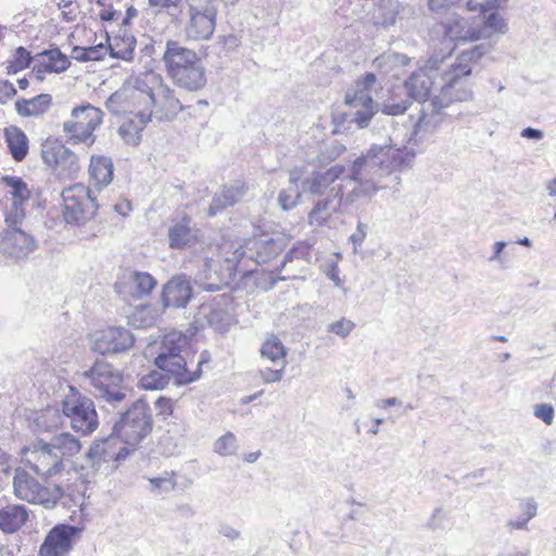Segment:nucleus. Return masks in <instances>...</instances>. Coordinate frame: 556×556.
Returning a JSON list of instances; mask_svg holds the SVG:
<instances>
[{
	"mask_svg": "<svg viewBox=\"0 0 556 556\" xmlns=\"http://www.w3.org/2000/svg\"><path fill=\"white\" fill-rule=\"evenodd\" d=\"M415 156V151L407 147L372 144L354 160L343 178L353 182V188L344 192L342 184L331 187L327 197L318 200L309 212V224L320 226L332 214H343L354 202L370 200L379 190L400 185L401 178L396 173L410 167Z\"/></svg>",
	"mask_w": 556,
	"mask_h": 556,
	"instance_id": "1",
	"label": "nucleus"
},
{
	"mask_svg": "<svg viewBox=\"0 0 556 556\" xmlns=\"http://www.w3.org/2000/svg\"><path fill=\"white\" fill-rule=\"evenodd\" d=\"M157 85L159 76L154 73L132 77L108 98L105 106L114 115L134 114L142 123H149L153 115Z\"/></svg>",
	"mask_w": 556,
	"mask_h": 556,
	"instance_id": "2",
	"label": "nucleus"
},
{
	"mask_svg": "<svg viewBox=\"0 0 556 556\" xmlns=\"http://www.w3.org/2000/svg\"><path fill=\"white\" fill-rule=\"evenodd\" d=\"M81 444L68 432L53 435L49 442L34 441L23 450L26 464L38 476L53 477L65 470V462L79 453Z\"/></svg>",
	"mask_w": 556,
	"mask_h": 556,
	"instance_id": "3",
	"label": "nucleus"
},
{
	"mask_svg": "<svg viewBox=\"0 0 556 556\" xmlns=\"http://www.w3.org/2000/svg\"><path fill=\"white\" fill-rule=\"evenodd\" d=\"M189 345V339L180 331L173 330L163 336L156 345L154 365L161 370L170 372L176 386H186L197 381L201 377V366L206 362L204 353L200 355L197 369L191 371L187 368V361L182 352Z\"/></svg>",
	"mask_w": 556,
	"mask_h": 556,
	"instance_id": "4",
	"label": "nucleus"
},
{
	"mask_svg": "<svg viewBox=\"0 0 556 556\" xmlns=\"http://www.w3.org/2000/svg\"><path fill=\"white\" fill-rule=\"evenodd\" d=\"M168 76L174 84L189 91H198L206 85L205 68L198 54L178 41L168 40L163 53Z\"/></svg>",
	"mask_w": 556,
	"mask_h": 556,
	"instance_id": "5",
	"label": "nucleus"
},
{
	"mask_svg": "<svg viewBox=\"0 0 556 556\" xmlns=\"http://www.w3.org/2000/svg\"><path fill=\"white\" fill-rule=\"evenodd\" d=\"M472 98V91L465 86L459 79H448V81L441 88L439 96L424 104L421 116L418 117L414 126V141L420 132H433L446 117H453V113L448 112L453 102L468 101Z\"/></svg>",
	"mask_w": 556,
	"mask_h": 556,
	"instance_id": "6",
	"label": "nucleus"
},
{
	"mask_svg": "<svg viewBox=\"0 0 556 556\" xmlns=\"http://www.w3.org/2000/svg\"><path fill=\"white\" fill-rule=\"evenodd\" d=\"M81 376L94 389L93 394L104 410H114L126 401L122 372L104 358H97Z\"/></svg>",
	"mask_w": 556,
	"mask_h": 556,
	"instance_id": "7",
	"label": "nucleus"
},
{
	"mask_svg": "<svg viewBox=\"0 0 556 556\" xmlns=\"http://www.w3.org/2000/svg\"><path fill=\"white\" fill-rule=\"evenodd\" d=\"M117 415L112 431L135 452L153 429L152 410L146 401L137 400Z\"/></svg>",
	"mask_w": 556,
	"mask_h": 556,
	"instance_id": "8",
	"label": "nucleus"
},
{
	"mask_svg": "<svg viewBox=\"0 0 556 556\" xmlns=\"http://www.w3.org/2000/svg\"><path fill=\"white\" fill-rule=\"evenodd\" d=\"M433 81L425 72L413 73L402 86L392 90L391 97L382 104L381 114L394 116L403 114L409 106L410 100H415L421 104L428 103Z\"/></svg>",
	"mask_w": 556,
	"mask_h": 556,
	"instance_id": "9",
	"label": "nucleus"
},
{
	"mask_svg": "<svg viewBox=\"0 0 556 556\" xmlns=\"http://www.w3.org/2000/svg\"><path fill=\"white\" fill-rule=\"evenodd\" d=\"M134 451L113 432L96 440L85 455L84 468L105 476L114 472Z\"/></svg>",
	"mask_w": 556,
	"mask_h": 556,
	"instance_id": "10",
	"label": "nucleus"
},
{
	"mask_svg": "<svg viewBox=\"0 0 556 556\" xmlns=\"http://www.w3.org/2000/svg\"><path fill=\"white\" fill-rule=\"evenodd\" d=\"M226 256L205 257L194 275V282L204 291L215 292L227 287L236 277L239 264L232 251Z\"/></svg>",
	"mask_w": 556,
	"mask_h": 556,
	"instance_id": "11",
	"label": "nucleus"
},
{
	"mask_svg": "<svg viewBox=\"0 0 556 556\" xmlns=\"http://www.w3.org/2000/svg\"><path fill=\"white\" fill-rule=\"evenodd\" d=\"M377 78L374 73H366L361 79L356 80L355 84L349 88L344 96V103L353 109L352 122H354L358 128L367 127L374 119L379 122L383 116L378 111H375V102L371 97V89Z\"/></svg>",
	"mask_w": 556,
	"mask_h": 556,
	"instance_id": "12",
	"label": "nucleus"
},
{
	"mask_svg": "<svg viewBox=\"0 0 556 556\" xmlns=\"http://www.w3.org/2000/svg\"><path fill=\"white\" fill-rule=\"evenodd\" d=\"M104 113L90 103L72 110L71 119L63 123V131L73 143L93 144L94 130L102 124Z\"/></svg>",
	"mask_w": 556,
	"mask_h": 556,
	"instance_id": "13",
	"label": "nucleus"
},
{
	"mask_svg": "<svg viewBox=\"0 0 556 556\" xmlns=\"http://www.w3.org/2000/svg\"><path fill=\"white\" fill-rule=\"evenodd\" d=\"M63 218L66 224L85 225L91 220L97 212L96 200L91 197L89 188L83 184H75L62 191Z\"/></svg>",
	"mask_w": 556,
	"mask_h": 556,
	"instance_id": "14",
	"label": "nucleus"
},
{
	"mask_svg": "<svg viewBox=\"0 0 556 556\" xmlns=\"http://www.w3.org/2000/svg\"><path fill=\"white\" fill-rule=\"evenodd\" d=\"M62 412L70 419L72 428L84 435L92 433L99 426L93 401L74 388L62 401Z\"/></svg>",
	"mask_w": 556,
	"mask_h": 556,
	"instance_id": "15",
	"label": "nucleus"
},
{
	"mask_svg": "<svg viewBox=\"0 0 556 556\" xmlns=\"http://www.w3.org/2000/svg\"><path fill=\"white\" fill-rule=\"evenodd\" d=\"M13 489L20 500L42 504L47 508L53 507L64 495L60 485L43 486L23 468L15 469Z\"/></svg>",
	"mask_w": 556,
	"mask_h": 556,
	"instance_id": "16",
	"label": "nucleus"
},
{
	"mask_svg": "<svg viewBox=\"0 0 556 556\" xmlns=\"http://www.w3.org/2000/svg\"><path fill=\"white\" fill-rule=\"evenodd\" d=\"M286 245L287 242L283 237L262 236L247 240L243 245L232 251V255L237 256L239 265L245 258L262 265L279 255Z\"/></svg>",
	"mask_w": 556,
	"mask_h": 556,
	"instance_id": "17",
	"label": "nucleus"
},
{
	"mask_svg": "<svg viewBox=\"0 0 556 556\" xmlns=\"http://www.w3.org/2000/svg\"><path fill=\"white\" fill-rule=\"evenodd\" d=\"M135 336L128 328L112 326L94 334L92 351L105 354H119L129 351L135 344Z\"/></svg>",
	"mask_w": 556,
	"mask_h": 556,
	"instance_id": "18",
	"label": "nucleus"
},
{
	"mask_svg": "<svg viewBox=\"0 0 556 556\" xmlns=\"http://www.w3.org/2000/svg\"><path fill=\"white\" fill-rule=\"evenodd\" d=\"M217 8L215 1H210L203 8L190 5L189 21L186 25V35L192 40H207L216 27Z\"/></svg>",
	"mask_w": 556,
	"mask_h": 556,
	"instance_id": "19",
	"label": "nucleus"
},
{
	"mask_svg": "<svg viewBox=\"0 0 556 556\" xmlns=\"http://www.w3.org/2000/svg\"><path fill=\"white\" fill-rule=\"evenodd\" d=\"M41 157L46 165L60 175L72 177L79 170L76 154L67 147L59 142H47L41 150Z\"/></svg>",
	"mask_w": 556,
	"mask_h": 556,
	"instance_id": "20",
	"label": "nucleus"
},
{
	"mask_svg": "<svg viewBox=\"0 0 556 556\" xmlns=\"http://www.w3.org/2000/svg\"><path fill=\"white\" fill-rule=\"evenodd\" d=\"M348 173L345 166L340 164H336L325 172L314 170L301 180L302 192L318 197L328 194L337 180H341L340 184L345 188L350 184L343 180Z\"/></svg>",
	"mask_w": 556,
	"mask_h": 556,
	"instance_id": "21",
	"label": "nucleus"
},
{
	"mask_svg": "<svg viewBox=\"0 0 556 556\" xmlns=\"http://www.w3.org/2000/svg\"><path fill=\"white\" fill-rule=\"evenodd\" d=\"M79 530L72 525L54 526L39 548V556H65L73 548Z\"/></svg>",
	"mask_w": 556,
	"mask_h": 556,
	"instance_id": "22",
	"label": "nucleus"
},
{
	"mask_svg": "<svg viewBox=\"0 0 556 556\" xmlns=\"http://www.w3.org/2000/svg\"><path fill=\"white\" fill-rule=\"evenodd\" d=\"M199 229L187 214L173 218L167 230L168 247L172 250L190 248L198 240Z\"/></svg>",
	"mask_w": 556,
	"mask_h": 556,
	"instance_id": "23",
	"label": "nucleus"
},
{
	"mask_svg": "<svg viewBox=\"0 0 556 556\" xmlns=\"http://www.w3.org/2000/svg\"><path fill=\"white\" fill-rule=\"evenodd\" d=\"M192 298V288L186 276L173 277L162 290L161 300L164 307L184 308Z\"/></svg>",
	"mask_w": 556,
	"mask_h": 556,
	"instance_id": "24",
	"label": "nucleus"
},
{
	"mask_svg": "<svg viewBox=\"0 0 556 556\" xmlns=\"http://www.w3.org/2000/svg\"><path fill=\"white\" fill-rule=\"evenodd\" d=\"M444 38L451 42L475 41L481 38V31L470 26L468 20L451 15L440 23Z\"/></svg>",
	"mask_w": 556,
	"mask_h": 556,
	"instance_id": "25",
	"label": "nucleus"
},
{
	"mask_svg": "<svg viewBox=\"0 0 556 556\" xmlns=\"http://www.w3.org/2000/svg\"><path fill=\"white\" fill-rule=\"evenodd\" d=\"M185 106L180 100L174 94V91L161 83L159 77V85L156 87L155 104L153 106V114L157 119H173L176 115L184 111Z\"/></svg>",
	"mask_w": 556,
	"mask_h": 556,
	"instance_id": "26",
	"label": "nucleus"
},
{
	"mask_svg": "<svg viewBox=\"0 0 556 556\" xmlns=\"http://www.w3.org/2000/svg\"><path fill=\"white\" fill-rule=\"evenodd\" d=\"M245 182L235 180L230 185H225L219 193H216L207 208L208 216H215L223 210L235 205L247 193Z\"/></svg>",
	"mask_w": 556,
	"mask_h": 556,
	"instance_id": "27",
	"label": "nucleus"
},
{
	"mask_svg": "<svg viewBox=\"0 0 556 556\" xmlns=\"http://www.w3.org/2000/svg\"><path fill=\"white\" fill-rule=\"evenodd\" d=\"M404 7L397 0H372L371 21L374 25L388 28L395 25Z\"/></svg>",
	"mask_w": 556,
	"mask_h": 556,
	"instance_id": "28",
	"label": "nucleus"
},
{
	"mask_svg": "<svg viewBox=\"0 0 556 556\" xmlns=\"http://www.w3.org/2000/svg\"><path fill=\"white\" fill-rule=\"evenodd\" d=\"M4 244L9 254L15 258L26 257L36 248L34 237L22 228L8 230Z\"/></svg>",
	"mask_w": 556,
	"mask_h": 556,
	"instance_id": "29",
	"label": "nucleus"
},
{
	"mask_svg": "<svg viewBox=\"0 0 556 556\" xmlns=\"http://www.w3.org/2000/svg\"><path fill=\"white\" fill-rule=\"evenodd\" d=\"M34 59L39 63L38 73L60 74L71 65L68 58L58 47L37 53Z\"/></svg>",
	"mask_w": 556,
	"mask_h": 556,
	"instance_id": "30",
	"label": "nucleus"
},
{
	"mask_svg": "<svg viewBox=\"0 0 556 556\" xmlns=\"http://www.w3.org/2000/svg\"><path fill=\"white\" fill-rule=\"evenodd\" d=\"M28 513L23 505H8L0 509V529L4 533H14L27 521Z\"/></svg>",
	"mask_w": 556,
	"mask_h": 556,
	"instance_id": "31",
	"label": "nucleus"
},
{
	"mask_svg": "<svg viewBox=\"0 0 556 556\" xmlns=\"http://www.w3.org/2000/svg\"><path fill=\"white\" fill-rule=\"evenodd\" d=\"M311 257V245L304 241H300L294 244L283 256L281 265L276 268V271L280 273L282 270L287 271L286 276L277 278V280H289L299 278L298 271L291 267H288V264L293 263L294 260H302L308 262Z\"/></svg>",
	"mask_w": 556,
	"mask_h": 556,
	"instance_id": "32",
	"label": "nucleus"
},
{
	"mask_svg": "<svg viewBox=\"0 0 556 556\" xmlns=\"http://www.w3.org/2000/svg\"><path fill=\"white\" fill-rule=\"evenodd\" d=\"M484 54L482 46H476L470 50L463 51L452 65V73L450 79H459L467 77L472 72V63H477Z\"/></svg>",
	"mask_w": 556,
	"mask_h": 556,
	"instance_id": "33",
	"label": "nucleus"
},
{
	"mask_svg": "<svg viewBox=\"0 0 556 556\" xmlns=\"http://www.w3.org/2000/svg\"><path fill=\"white\" fill-rule=\"evenodd\" d=\"M4 139L12 157L16 162L23 161L28 153V138L17 126L4 128Z\"/></svg>",
	"mask_w": 556,
	"mask_h": 556,
	"instance_id": "34",
	"label": "nucleus"
},
{
	"mask_svg": "<svg viewBox=\"0 0 556 556\" xmlns=\"http://www.w3.org/2000/svg\"><path fill=\"white\" fill-rule=\"evenodd\" d=\"M52 103V97L48 93H40L31 99H18L15 102V110L23 117L38 116L46 113Z\"/></svg>",
	"mask_w": 556,
	"mask_h": 556,
	"instance_id": "35",
	"label": "nucleus"
},
{
	"mask_svg": "<svg viewBox=\"0 0 556 556\" xmlns=\"http://www.w3.org/2000/svg\"><path fill=\"white\" fill-rule=\"evenodd\" d=\"M110 55L114 59L130 61L134 58L136 38L132 35L115 36L112 40L106 35Z\"/></svg>",
	"mask_w": 556,
	"mask_h": 556,
	"instance_id": "36",
	"label": "nucleus"
},
{
	"mask_svg": "<svg viewBox=\"0 0 556 556\" xmlns=\"http://www.w3.org/2000/svg\"><path fill=\"white\" fill-rule=\"evenodd\" d=\"M89 173L97 186H108L113 178L112 160L103 155L92 156L90 160Z\"/></svg>",
	"mask_w": 556,
	"mask_h": 556,
	"instance_id": "37",
	"label": "nucleus"
},
{
	"mask_svg": "<svg viewBox=\"0 0 556 556\" xmlns=\"http://www.w3.org/2000/svg\"><path fill=\"white\" fill-rule=\"evenodd\" d=\"M261 355L274 364H282L286 367L287 349L275 334L268 336L262 344Z\"/></svg>",
	"mask_w": 556,
	"mask_h": 556,
	"instance_id": "38",
	"label": "nucleus"
},
{
	"mask_svg": "<svg viewBox=\"0 0 556 556\" xmlns=\"http://www.w3.org/2000/svg\"><path fill=\"white\" fill-rule=\"evenodd\" d=\"M201 317L206 319V324L210 327H213L218 331L226 330L228 326L229 316L222 308H214L211 305H204L201 307L197 323L200 324V327H204Z\"/></svg>",
	"mask_w": 556,
	"mask_h": 556,
	"instance_id": "39",
	"label": "nucleus"
},
{
	"mask_svg": "<svg viewBox=\"0 0 556 556\" xmlns=\"http://www.w3.org/2000/svg\"><path fill=\"white\" fill-rule=\"evenodd\" d=\"M408 63L409 58L407 55L391 51L382 53L374 61V65L384 74L390 73L395 67L406 66Z\"/></svg>",
	"mask_w": 556,
	"mask_h": 556,
	"instance_id": "40",
	"label": "nucleus"
},
{
	"mask_svg": "<svg viewBox=\"0 0 556 556\" xmlns=\"http://www.w3.org/2000/svg\"><path fill=\"white\" fill-rule=\"evenodd\" d=\"M2 182L10 188L9 193L12 197V202L25 203L30 198V191L27 184L17 176H4Z\"/></svg>",
	"mask_w": 556,
	"mask_h": 556,
	"instance_id": "41",
	"label": "nucleus"
},
{
	"mask_svg": "<svg viewBox=\"0 0 556 556\" xmlns=\"http://www.w3.org/2000/svg\"><path fill=\"white\" fill-rule=\"evenodd\" d=\"M173 375L166 370L154 369L140 379V387L144 390H161L168 386Z\"/></svg>",
	"mask_w": 556,
	"mask_h": 556,
	"instance_id": "42",
	"label": "nucleus"
},
{
	"mask_svg": "<svg viewBox=\"0 0 556 556\" xmlns=\"http://www.w3.org/2000/svg\"><path fill=\"white\" fill-rule=\"evenodd\" d=\"M148 123H142V121L137 119L136 117L134 119H129L128 122H125L118 129V132L121 137L125 140L127 143L131 144H138L141 140V131L147 126Z\"/></svg>",
	"mask_w": 556,
	"mask_h": 556,
	"instance_id": "43",
	"label": "nucleus"
},
{
	"mask_svg": "<svg viewBox=\"0 0 556 556\" xmlns=\"http://www.w3.org/2000/svg\"><path fill=\"white\" fill-rule=\"evenodd\" d=\"M131 281H132L137 298H142L144 295L150 294V292L156 286L155 278L148 273H139V271L134 273V275L131 276Z\"/></svg>",
	"mask_w": 556,
	"mask_h": 556,
	"instance_id": "44",
	"label": "nucleus"
},
{
	"mask_svg": "<svg viewBox=\"0 0 556 556\" xmlns=\"http://www.w3.org/2000/svg\"><path fill=\"white\" fill-rule=\"evenodd\" d=\"M36 426L40 431H50L61 424V415L56 408H47L35 419Z\"/></svg>",
	"mask_w": 556,
	"mask_h": 556,
	"instance_id": "45",
	"label": "nucleus"
},
{
	"mask_svg": "<svg viewBox=\"0 0 556 556\" xmlns=\"http://www.w3.org/2000/svg\"><path fill=\"white\" fill-rule=\"evenodd\" d=\"M24 203H15L12 202L10 207H7L4 211V220L8 226V230L21 228L24 218H25V208Z\"/></svg>",
	"mask_w": 556,
	"mask_h": 556,
	"instance_id": "46",
	"label": "nucleus"
},
{
	"mask_svg": "<svg viewBox=\"0 0 556 556\" xmlns=\"http://www.w3.org/2000/svg\"><path fill=\"white\" fill-rule=\"evenodd\" d=\"M238 448L236 435L227 432L218 438L214 443V451L220 456H229L236 454Z\"/></svg>",
	"mask_w": 556,
	"mask_h": 556,
	"instance_id": "47",
	"label": "nucleus"
},
{
	"mask_svg": "<svg viewBox=\"0 0 556 556\" xmlns=\"http://www.w3.org/2000/svg\"><path fill=\"white\" fill-rule=\"evenodd\" d=\"M484 28L490 33L505 34L507 25L498 13L492 12L485 17Z\"/></svg>",
	"mask_w": 556,
	"mask_h": 556,
	"instance_id": "48",
	"label": "nucleus"
},
{
	"mask_svg": "<svg viewBox=\"0 0 556 556\" xmlns=\"http://www.w3.org/2000/svg\"><path fill=\"white\" fill-rule=\"evenodd\" d=\"M354 328L355 324L352 320L342 317L341 319L330 324L328 326V331L336 333L341 338H346Z\"/></svg>",
	"mask_w": 556,
	"mask_h": 556,
	"instance_id": "49",
	"label": "nucleus"
},
{
	"mask_svg": "<svg viewBox=\"0 0 556 556\" xmlns=\"http://www.w3.org/2000/svg\"><path fill=\"white\" fill-rule=\"evenodd\" d=\"M149 482L151 484V491L161 493V492H169L174 490L176 482L169 477H155L150 478Z\"/></svg>",
	"mask_w": 556,
	"mask_h": 556,
	"instance_id": "50",
	"label": "nucleus"
},
{
	"mask_svg": "<svg viewBox=\"0 0 556 556\" xmlns=\"http://www.w3.org/2000/svg\"><path fill=\"white\" fill-rule=\"evenodd\" d=\"M554 407L551 404H536L533 414L536 418L543 420L546 425H552L554 421Z\"/></svg>",
	"mask_w": 556,
	"mask_h": 556,
	"instance_id": "51",
	"label": "nucleus"
},
{
	"mask_svg": "<svg viewBox=\"0 0 556 556\" xmlns=\"http://www.w3.org/2000/svg\"><path fill=\"white\" fill-rule=\"evenodd\" d=\"M31 60L33 56L30 55V52L24 47H18L13 54L12 62H14L15 66L22 71L30 65Z\"/></svg>",
	"mask_w": 556,
	"mask_h": 556,
	"instance_id": "52",
	"label": "nucleus"
},
{
	"mask_svg": "<svg viewBox=\"0 0 556 556\" xmlns=\"http://www.w3.org/2000/svg\"><path fill=\"white\" fill-rule=\"evenodd\" d=\"M154 407L156 409V414L165 419L167 416L173 414L174 403L169 397L160 396L154 402Z\"/></svg>",
	"mask_w": 556,
	"mask_h": 556,
	"instance_id": "53",
	"label": "nucleus"
},
{
	"mask_svg": "<svg viewBox=\"0 0 556 556\" xmlns=\"http://www.w3.org/2000/svg\"><path fill=\"white\" fill-rule=\"evenodd\" d=\"M240 40L236 35L219 36L217 45L222 46L223 51L227 55L233 52L239 47Z\"/></svg>",
	"mask_w": 556,
	"mask_h": 556,
	"instance_id": "54",
	"label": "nucleus"
},
{
	"mask_svg": "<svg viewBox=\"0 0 556 556\" xmlns=\"http://www.w3.org/2000/svg\"><path fill=\"white\" fill-rule=\"evenodd\" d=\"M466 7H467L468 11H471V12H475V11L488 12L496 7V1L495 0H483V1L467 0Z\"/></svg>",
	"mask_w": 556,
	"mask_h": 556,
	"instance_id": "55",
	"label": "nucleus"
},
{
	"mask_svg": "<svg viewBox=\"0 0 556 556\" xmlns=\"http://www.w3.org/2000/svg\"><path fill=\"white\" fill-rule=\"evenodd\" d=\"M279 365L278 369L264 368L260 370V376L265 383L278 382L282 379L285 368H282V364Z\"/></svg>",
	"mask_w": 556,
	"mask_h": 556,
	"instance_id": "56",
	"label": "nucleus"
},
{
	"mask_svg": "<svg viewBox=\"0 0 556 556\" xmlns=\"http://www.w3.org/2000/svg\"><path fill=\"white\" fill-rule=\"evenodd\" d=\"M368 232V225L358 222L356 226V230L350 236V241L353 243L354 249L357 247H361L367 236Z\"/></svg>",
	"mask_w": 556,
	"mask_h": 556,
	"instance_id": "57",
	"label": "nucleus"
},
{
	"mask_svg": "<svg viewBox=\"0 0 556 556\" xmlns=\"http://www.w3.org/2000/svg\"><path fill=\"white\" fill-rule=\"evenodd\" d=\"M16 89L9 80H0V104H4L16 94Z\"/></svg>",
	"mask_w": 556,
	"mask_h": 556,
	"instance_id": "58",
	"label": "nucleus"
},
{
	"mask_svg": "<svg viewBox=\"0 0 556 556\" xmlns=\"http://www.w3.org/2000/svg\"><path fill=\"white\" fill-rule=\"evenodd\" d=\"M343 150H344V148L341 146H336V144L325 146L324 150L320 152L319 162L321 163L326 160L327 161L336 160L342 153Z\"/></svg>",
	"mask_w": 556,
	"mask_h": 556,
	"instance_id": "59",
	"label": "nucleus"
},
{
	"mask_svg": "<svg viewBox=\"0 0 556 556\" xmlns=\"http://www.w3.org/2000/svg\"><path fill=\"white\" fill-rule=\"evenodd\" d=\"M90 61H100L109 51V46L100 42L96 46L87 47Z\"/></svg>",
	"mask_w": 556,
	"mask_h": 556,
	"instance_id": "60",
	"label": "nucleus"
},
{
	"mask_svg": "<svg viewBox=\"0 0 556 556\" xmlns=\"http://www.w3.org/2000/svg\"><path fill=\"white\" fill-rule=\"evenodd\" d=\"M460 0H428L429 10L434 13H441L442 11L456 5Z\"/></svg>",
	"mask_w": 556,
	"mask_h": 556,
	"instance_id": "61",
	"label": "nucleus"
},
{
	"mask_svg": "<svg viewBox=\"0 0 556 556\" xmlns=\"http://www.w3.org/2000/svg\"><path fill=\"white\" fill-rule=\"evenodd\" d=\"M520 508L522 510V516L529 520L534 518L538 514V505L533 498H527L526 501L521 502Z\"/></svg>",
	"mask_w": 556,
	"mask_h": 556,
	"instance_id": "62",
	"label": "nucleus"
},
{
	"mask_svg": "<svg viewBox=\"0 0 556 556\" xmlns=\"http://www.w3.org/2000/svg\"><path fill=\"white\" fill-rule=\"evenodd\" d=\"M299 198H300L299 192L295 194V197H292V195L287 194L286 191H281L278 195V202H279L280 206L282 207V210L288 211V210L293 208L296 205Z\"/></svg>",
	"mask_w": 556,
	"mask_h": 556,
	"instance_id": "63",
	"label": "nucleus"
},
{
	"mask_svg": "<svg viewBox=\"0 0 556 556\" xmlns=\"http://www.w3.org/2000/svg\"><path fill=\"white\" fill-rule=\"evenodd\" d=\"M181 0H149V5L155 9V13H160L163 9L177 7Z\"/></svg>",
	"mask_w": 556,
	"mask_h": 556,
	"instance_id": "64",
	"label": "nucleus"
}]
</instances>
